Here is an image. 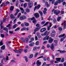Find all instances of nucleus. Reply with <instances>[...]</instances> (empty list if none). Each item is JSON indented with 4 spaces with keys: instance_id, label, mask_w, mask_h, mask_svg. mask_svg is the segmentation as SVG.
<instances>
[{
    "instance_id": "obj_1",
    "label": "nucleus",
    "mask_w": 66,
    "mask_h": 66,
    "mask_svg": "<svg viewBox=\"0 0 66 66\" xmlns=\"http://www.w3.org/2000/svg\"><path fill=\"white\" fill-rule=\"evenodd\" d=\"M23 50V49H20V51H19L18 50H13V51H14L15 52V53H21V51H22Z\"/></svg>"
},
{
    "instance_id": "obj_2",
    "label": "nucleus",
    "mask_w": 66,
    "mask_h": 66,
    "mask_svg": "<svg viewBox=\"0 0 66 66\" xmlns=\"http://www.w3.org/2000/svg\"><path fill=\"white\" fill-rule=\"evenodd\" d=\"M29 20H33L32 21V22L34 23H36V20L35 19V18L34 17H33L32 18H29Z\"/></svg>"
},
{
    "instance_id": "obj_3",
    "label": "nucleus",
    "mask_w": 66,
    "mask_h": 66,
    "mask_svg": "<svg viewBox=\"0 0 66 66\" xmlns=\"http://www.w3.org/2000/svg\"><path fill=\"white\" fill-rule=\"evenodd\" d=\"M56 32L54 31H52V33H51V35L52 37H54L55 35Z\"/></svg>"
},
{
    "instance_id": "obj_4",
    "label": "nucleus",
    "mask_w": 66,
    "mask_h": 66,
    "mask_svg": "<svg viewBox=\"0 0 66 66\" xmlns=\"http://www.w3.org/2000/svg\"><path fill=\"white\" fill-rule=\"evenodd\" d=\"M3 22H5V19L4 18H3V21H2L1 23L0 24V26H1V29H2V28H3V27L2 26V24H3Z\"/></svg>"
},
{
    "instance_id": "obj_5",
    "label": "nucleus",
    "mask_w": 66,
    "mask_h": 66,
    "mask_svg": "<svg viewBox=\"0 0 66 66\" xmlns=\"http://www.w3.org/2000/svg\"><path fill=\"white\" fill-rule=\"evenodd\" d=\"M22 41L23 43H27L28 42V38H26L25 39V40H22Z\"/></svg>"
},
{
    "instance_id": "obj_6",
    "label": "nucleus",
    "mask_w": 66,
    "mask_h": 66,
    "mask_svg": "<svg viewBox=\"0 0 66 66\" xmlns=\"http://www.w3.org/2000/svg\"><path fill=\"white\" fill-rule=\"evenodd\" d=\"M34 16L36 18H37L39 17V14L38 13H35Z\"/></svg>"
},
{
    "instance_id": "obj_7",
    "label": "nucleus",
    "mask_w": 66,
    "mask_h": 66,
    "mask_svg": "<svg viewBox=\"0 0 66 66\" xmlns=\"http://www.w3.org/2000/svg\"><path fill=\"white\" fill-rule=\"evenodd\" d=\"M53 40V39L51 37H50L49 38V43H52Z\"/></svg>"
},
{
    "instance_id": "obj_8",
    "label": "nucleus",
    "mask_w": 66,
    "mask_h": 66,
    "mask_svg": "<svg viewBox=\"0 0 66 66\" xmlns=\"http://www.w3.org/2000/svg\"><path fill=\"white\" fill-rule=\"evenodd\" d=\"M33 6V3H29L28 4V7L29 9H31Z\"/></svg>"
},
{
    "instance_id": "obj_9",
    "label": "nucleus",
    "mask_w": 66,
    "mask_h": 66,
    "mask_svg": "<svg viewBox=\"0 0 66 66\" xmlns=\"http://www.w3.org/2000/svg\"><path fill=\"white\" fill-rule=\"evenodd\" d=\"M36 64L37 66H40V64H41V62H39V60L37 61L36 62Z\"/></svg>"
},
{
    "instance_id": "obj_10",
    "label": "nucleus",
    "mask_w": 66,
    "mask_h": 66,
    "mask_svg": "<svg viewBox=\"0 0 66 66\" xmlns=\"http://www.w3.org/2000/svg\"><path fill=\"white\" fill-rule=\"evenodd\" d=\"M50 26H48L47 27V30L48 31L50 29V27H51V26H52V23L51 22L50 23Z\"/></svg>"
},
{
    "instance_id": "obj_11",
    "label": "nucleus",
    "mask_w": 66,
    "mask_h": 66,
    "mask_svg": "<svg viewBox=\"0 0 66 66\" xmlns=\"http://www.w3.org/2000/svg\"><path fill=\"white\" fill-rule=\"evenodd\" d=\"M57 51H59L61 53H65L66 52V51H60V50H58Z\"/></svg>"
},
{
    "instance_id": "obj_12",
    "label": "nucleus",
    "mask_w": 66,
    "mask_h": 66,
    "mask_svg": "<svg viewBox=\"0 0 66 66\" xmlns=\"http://www.w3.org/2000/svg\"><path fill=\"white\" fill-rule=\"evenodd\" d=\"M20 9L21 10L22 13V14H23V13H24V10L23 9L22 7H21L20 8Z\"/></svg>"
},
{
    "instance_id": "obj_13",
    "label": "nucleus",
    "mask_w": 66,
    "mask_h": 66,
    "mask_svg": "<svg viewBox=\"0 0 66 66\" xmlns=\"http://www.w3.org/2000/svg\"><path fill=\"white\" fill-rule=\"evenodd\" d=\"M46 30V28H44L41 29L40 30V31L41 32H44V31H45Z\"/></svg>"
},
{
    "instance_id": "obj_14",
    "label": "nucleus",
    "mask_w": 66,
    "mask_h": 66,
    "mask_svg": "<svg viewBox=\"0 0 66 66\" xmlns=\"http://www.w3.org/2000/svg\"><path fill=\"white\" fill-rule=\"evenodd\" d=\"M51 49L53 50V51H54V50H53L54 49V45H53V44H52V46H51Z\"/></svg>"
},
{
    "instance_id": "obj_15",
    "label": "nucleus",
    "mask_w": 66,
    "mask_h": 66,
    "mask_svg": "<svg viewBox=\"0 0 66 66\" xmlns=\"http://www.w3.org/2000/svg\"><path fill=\"white\" fill-rule=\"evenodd\" d=\"M65 21H64L62 22V24H63V27L64 28H65V27H66V23L65 22Z\"/></svg>"
},
{
    "instance_id": "obj_16",
    "label": "nucleus",
    "mask_w": 66,
    "mask_h": 66,
    "mask_svg": "<svg viewBox=\"0 0 66 66\" xmlns=\"http://www.w3.org/2000/svg\"><path fill=\"white\" fill-rule=\"evenodd\" d=\"M49 37L48 36H46L43 39L44 40H48V39H49Z\"/></svg>"
},
{
    "instance_id": "obj_17",
    "label": "nucleus",
    "mask_w": 66,
    "mask_h": 66,
    "mask_svg": "<svg viewBox=\"0 0 66 66\" xmlns=\"http://www.w3.org/2000/svg\"><path fill=\"white\" fill-rule=\"evenodd\" d=\"M3 30L4 31H6L7 33L8 32V29L6 27H4L3 29Z\"/></svg>"
},
{
    "instance_id": "obj_18",
    "label": "nucleus",
    "mask_w": 66,
    "mask_h": 66,
    "mask_svg": "<svg viewBox=\"0 0 66 66\" xmlns=\"http://www.w3.org/2000/svg\"><path fill=\"white\" fill-rule=\"evenodd\" d=\"M56 59L57 62H60V61H61V58H56Z\"/></svg>"
},
{
    "instance_id": "obj_19",
    "label": "nucleus",
    "mask_w": 66,
    "mask_h": 66,
    "mask_svg": "<svg viewBox=\"0 0 66 66\" xmlns=\"http://www.w3.org/2000/svg\"><path fill=\"white\" fill-rule=\"evenodd\" d=\"M5 48V46L4 45L3 46L1 47V49L2 50H3Z\"/></svg>"
},
{
    "instance_id": "obj_20",
    "label": "nucleus",
    "mask_w": 66,
    "mask_h": 66,
    "mask_svg": "<svg viewBox=\"0 0 66 66\" xmlns=\"http://www.w3.org/2000/svg\"><path fill=\"white\" fill-rule=\"evenodd\" d=\"M37 49H38V47H37L35 46L34 47L33 50L34 51H35V50H36Z\"/></svg>"
},
{
    "instance_id": "obj_21",
    "label": "nucleus",
    "mask_w": 66,
    "mask_h": 66,
    "mask_svg": "<svg viewBox=\"0 0 66 66\" xmlns=\"http://www.w3.org/2000/svg\"><path fill=\"white\" fill-rule=\"evenodd\" d=\"M25 26H26V27H28V26H29V24L28 23H26V22H24V23Z\"/></svg>"
},
{
    "instance_id": "obj_22",
    "label": "nucleus",
    "mask_w": 66,
    "mask_h": 66,
    "mask_svg": "<svg viewBox=\"0 0 66 66\" xmlns=\"http://www.w3.org/2000/svg\"><path fill=\"white\" fill-rule=\"evenodd\" d=\"M37 36L39 38H41V36L39 35V34L37 33Z\"/></svg>"
},
{
    "instance_id": "obj_23",
    "label": "nucleus",
    "mask_w": 66,
    "mask_h": 66,
    "mask_svg": "<svg viewBox=\"0 0 66 66\" xmlns=\"http://www.w3.org/2000/svg\"><path fill=\"white\" fill-rule=\"evenodd\" d=\"M65 35V34H64L63 35H60L59 36V37H64V36Z\"/></svg>"
},
{
    "instance_id": "obj_24",
    "label": "nucleus",
    "mask_w": 66,
    "mask_h": 66,
    "mask_svg": "<svg viewBox=\"0 0 66 66\" xmlns=\"http://www.w3.org/2000/svg\"><path fill=\"white\" fill-rule=\"evenodd\" d=\"M35 45V44L34 43H32L29 44V46H33Z\"/></svg>"
},
{
    "instance_id": "obj_25",
    "label": "nucleus",
    "mask_w": 66,
    "mask_h": 66,
    "mask_svg": "<svg viewBox=\"0 0 66 66\" xmlns=\"http://www.w3.org/2000/svg\"><path fill=\"white\" fill-rule=\"evenodd\" d=\"M39 14H40V16H43V12H42V11H39Z\"/></svg>"
},
{
    "instance_id": "obj_26",
    "label": "nucleus",
    "mask_w": 66,
    "mask_h": 66,
    "mask_svg": "<svg viewBox=\"0 0 66 66\" xmlns=\"http://www.w3.org/2000/svg\"><path fill=\"white\" fill-rule=\"evenodd\" d=\"M61 16H59L57 18V21H60L61 20Z\"/></svg>"
},
{
    "instance_id": "obj_27",
    "label": "nucleus",
    "mask_w": 66,
    "mask_h": 66,
    "mask_svg": "<svg viewBox=\"0 0 66 66\" xmlns=\"http://www.w3.org/2000/svg\"><path fill=\"white\" fill-rule=\"evenodd\" d=\"M17 27V25L16 24H14L13 26V29H15L16 28V27Z\"/></svg>"
},
{
    "instance_id": "obj_28",
    "label": "nucleus",
    "mask_w": 66,
    "mask_h": 66,
    "mask_svg": "<svg viewBox=\"0 0 66 66\" xmlns=\"http://www.w3.org/2000/svg\"><path fill=\"white\" fill-rule=\"evenodd\" d=\"M14 6H11L10 9V11H12L14 10Z\"/></svg>"
},
{
    "instance_id": "obj_29",
    "label": "nucleus",
    "mask_w": 66,
    "mask_h": 66,
    "mask_svg": "<svg viewBox=\"0 0 66 66\" xmlns=\"http://www.w3.org/2000/svg\"><path fill=\"white\" fill-rule=\"evenodd\" d=\"M54 12V14H55L56 15L57 11L56 10H53L52 11V12Z\"/></svg>"
},
{
    "instance_id": "obj_30",
    "label": "nucleus",
    "mask_w": 66,
    "mask_h": 66,
    "mask_svg": "<svg viewBox=\"0 0 66 66\" xmlns=\"http://www.w3.org/2000/svg\"><path fill=\"white\" fill-rule=\"evenodd\" d=\"M10 17L11 18L13 19V18H14V16L13 14H11L10 15Z\"/></svg>"
},
{
    "instance_id": "obj_31",
    "label": "nucleus",
    "mask_w": 66,
    "mask_h": 66,
    "mask_svg": "<svg viewBox=\"0 0 66 66\" xmlns=\"http://www.w3.org/2000/svg\"><path fill=\"white\" fill-rule=\"evenodd\" d=\"M66 37H63L61 38L60 39L61 42H63V40H64V38Z\"/></svg>"
},
{
    "instance_id": "obj_32",
    "label": "nucleus",
    "mask_w": 66,
    "mask_h": 66,
    "mask_svg": "<svg viewBox=\"0 0 66 66\" xmlns=\"http://www.w3.org/2000/svg\"><path fill=\"white\" fill-rule=\"evenodd\" d=\"M38 52H37L35 54V57H36L38 55Z\"/></svg>"
},
{
    "instance_id": "obj_33",
    "label": "nucleus",
    "mask_w": 66,
    "mask_h": 66,
    "mask_svg": "<svg viewBox=\"0 0 66 66\" xmlns=\"http://www.w3.org/2000/svg\"><path fill=\"white\" fill-rule=\"evenodd\" d=\"M11 26V24H10L9 23L8 25H7L6 26V27H9V29H11V28L10 27Z\"/></svg>"
},
{
    "instance_id": "obj_34",
    "label": "nucleus",
    "mask_w": 66,
    "mask_h": 66,
    "mask_svg": "<svg viewBox=\"0 0 66 66\" xmlns=\"http://www.w3.org/2000/svg\"><path fill=\"white\" fill-rule=\"evenodd\" d=\"M49 1L51 2V1H52V4H54V1H55V0H50Z\"/></svg>"
},
{
    "instance_id": "obj_35",
    "label": "nucleus",
    "mask_w": 66,
    "mask_h": 66,
    "mask_svg": "<svg viewBox=\"0 0 66 66\" xmlns=\"http://www.w3.org/2000/svg\"><path fill=\"white\" fill-rule=\"evenodd\" d=\"M33 57V55L31 54L30 55L29 58V59H31V58H32Z\"/></svg>"
},
{
    "instance_id": "obj_36",
    "label": "nucleus",
    "mask_w": 66,
    "mask_h": 66,
    "mask_svg": "<svg viewBox=\"0 0 66 66\" xmlns=\"http://www.w3.org/2000/svg\"><path fill=\"white\" fill-rule=\"evenodd\" d=\"M26 12H27V13H29V12H30V9H28V8H27Z\"/></svg>"
},
{
    "instance_id": "obj_37",
    "label": "nucleus",
    "mask_w": 66,
    "mask_h": 66,
    "mask_svg": "<svg viewBox=\"0 0 66 66\" xmlns=\"http://www.w3.org/2000/svg\"><path fill=\"white\" fill-rule=\"evenodd\" d=\"M40 5L39 4L38 5L37 7V10L39 9L40 8Z\"/></svg>"
},
{
    "instance_id": "obj_38",
    "label": "nucleus",
    "mask_w": 66,
    "mask_h": 66,
    "mask_svg": "<svg viewBox=\"0 0 66 66\" xmlns=\"http://www.w3.org/2000/svg\"><path fill=\"white\" fill-rule=\"evenodd\" d=\"M19 29H20V27H18L15 30V31L16 32L17 31H18V30H19Z\"/></svg>"
},
{
    "instance_id": "obj_39",
    "label": "nucleus",
    "mask_w": 66,
    "mask_h": 66,
    "mask_svg": "<svg viewBox=\"0 0 66 66\" xmlns=\"http://www.w3.org/2000/svg\"><path fill=\"white\" fill-rule=\"evenodd\" d=\"M26 30V28L23 27V28L21 29V31H23Z\"/></svg>"
},
{
    "instance_id": "obj_40",
    "label": "nucleus",
    "mask_w": 66,
    "mask_h": 66,
    "mask_svg": "<svg viewBox=\"0 0 66 66\" xmlns=\"http://www.w3.org/2000/svg\"><path fill=\"white\" fill-rule=\"evenodd\" d=\"M27 3H25L24 4V8H26L27 7Z\"/></svg>"
},
{
    "instance_id": "obj_41",
    "label": "nucleus",
    "mask_w": 66,
    "mask_h": 66,
    "mask_svg": "<svg viewBox=\"0 0 66 66\" xmlns=\"http://www.w3.org/2000/svg\"><path fill=\"white\" fill-rule=\"evenodd\" d=\"M39 29V28H38L37 27V28H35V32H37L38 30V29Z\"/></svg>"
},
{
    "instance_id": "obj_42",
    "label": "nucleus",
    "mask_w": 66,
    "mask_h": 66,
    "mask_svg": "<svg viewBox=\"0 0 66 66\" xmlns=\"http://www.w3.org/2000/svg\"><path fill=\"white\" fill-rule=\"evenodd\" d=\"M24 57L26 61L27 62H28V58H27V57L26 56H24Z\"/></svg>"
},
{
    "instance_id": "obj_43",
    "label": "nucleus",
    "mask_w": 66,
    "mask_h": 66,
    "mask_svg": "<svg viewBox=\"0 0 66 66\" xmlns=\"http://www.w3.org/2000/svg\"><path fill=\"white\" fill-rule=\"evenodd\" d=\"M60 12H61V11H57L56 13V15H58Z\"/></svg>"
},
{
    "instance_id": "obj_44",
    "label": "nucleus",
    "mask_w": 66,
    "mask_h": 66,
    "mask_svg": "<svg viewBox=\"0 0 66 66\" xmlns=\"http://www.w3.org/2000/svg\"><path fill=\"white\" fill-rule=\"evenodd\" d=\"M1 36L2 38H4V35L3 34H1Z\"/></svg>"
},
{
    "instance_id": "obj_45",
    "label": "nucleus",
    "mask_w": 66,
    "mask_h": 66,
    "mask_svg": "<svg viewBox=\"0 0 66 66\" xmlns=\"http://www.w3.org/2000/svg\"><path fill=\"white\" fill-rule=\"evenodd\" d=\"M51 16H50V17H49L48 18V20H53V19L50 17Z\"/></svg>"
},
{
    "instance_id": "obj_46",
    "label": "nucleus",
    "mask_w": 66,
    "mask_h": 66,
    "mask_svg": "<svg viewBox=\"0 0 66 66\" xmlns=\"http://www.w3.org/2000/svg\"><path fill=\"white\" fill-rule=\"evenodd\" d=\"M28 49H26L24 50V52H25V53H27V52H28Z\"/></svg>"
},
{
    "instance_id": "obj_47",
    "label": "nucleus",
    "mask_w": 66,
    "mask_h": 66,
    "mask_svg": "<svg viewBox=\"0 0 66 66\" xmlns=\"http://www.w3.org/2000/svg\"><path fill=\"white\" fill-rule=\"evenodd\" d=\"M35 44L37 46V45H39V41H37L36 43Z\"/></svg>"
},
{
    "instance_id": "obj_48",
    "label": "nucleus",
    "mask_w": 66,
    "mask_h": 66,
    "mask_svg": "<svg viewBox=\"0 0 66 66\" xmlns=\"http://www.w3.org/2000/svg\"><path fill=\"white\" fill-rule=\"evenodd\" d=\"M63 29V28L61 27H59L58 28V30L60 31H62Z\"/></svg>"
},
{
    "instance_id": "obj_49",
    "label": "nucleus",
    "mask_w": 66,
    "mask_h": 66,
    "mask_svg": "<svg viewBox=\"0 0 66 66\" xmlns=\"http://www.w3.org/2000/svg\"><path fill=\"white\" fill-rule=\"evenodd\" d=\"M22 16L23 17V19H26V16L23 15Z\"/></svg>"
},
{
    "instance_id": "obj_50",
    "label": "nucleus",
    "mask_w": 66,
    "mask_h": 66,
    "mask_svg": "<svg viewBox=\"0 0 66 66\" xmlns=\"http://www.w3.org/2000/svg\"><path fill=\"white\" fill-rule=\"evenodd\" d=\"M9 33L10 34H14V32H13V31H9Z\"/></svg>"
},
{
    "instance_id": "obj_51",
    "label": "nucleus",
    "mask_w": 66,
    "mask_h": 66,
    "mask_svg": "<svg viewBox=\"0 0 66 66\" xmlns=\"http://www.w3.org/2000/svg\"><path fill=\"white\" fill-rule=\"evenodd\" d=\"M20 20H23V19L22 16H21L20 17Z\"/></svg>"
},
{
    "instance_id": "obj_52",
    "label": "nucleus",
    "mask_w": 66,
    "mask_h": 66,
    "mask_svg": "<svg viewBox=\"0 0 66 66\" xmlns=\"http://www.w3.org/2000/svg\"><path fill=\"white\" fill-rule=\"evenodd\" d=\"M31 35H29L27 38H28V39H30V38H31Z\"/></svg>"
},
{
    "instance_id": "obj_53",
    "label": "nucleus",
    "mask_w": 66,
    "mask_h": 66,
    "mask_svg": "<svg viewBox=\"0 0 66 66\" xmlns=\"http://www.w3.org/2000/svg\"><path fill=\"white\" fill-rule=\"evenodd\" d=\"M16 13H18L19 12V10L18 9H16Z\"/></svg>"
},
{
    "instance_id": "obj_54",
    "label": "nucleus",
    "mask_w": 66,
    "mask_h": 66,
    "mask_svg": "<svg viewBox=\"0 0 66 66\" xmlns=\"http://www.w3.org/2000/svg\"><path fill=\"white\" fill-rule=\"evenodd\" d=\"M20 16H21V13H19L18 14V18H19V17H20Z\"/></svg>"
},
{
    "instance_id": "obj_55",
    "label": "nucleus",
    "mask_w": 66,
    "mask_h": 66,
    "mask_svg": "<svg viewBox=\"0 0 66 66\" xmlns=\"http://www.w3.org/2000/svg\"><path fill=\"white\" fill-rule=\"evenodd\" d=\"M6 44L7 45H8V46H10V43L9 42H7Z\"/></svg>"
},
{
    "instance_id": "obj_56",
    "label": "nucleus",
    "mask_w": 66,
    "mask_h": 66,
    "mask_svg": "<svg viewBox=\"0 0 66 66\" xmlns=\"http://www.w3.org/2000/svg\"><path fill=\"white\" fill-rule=\"evenodd\" d=\"M49 23V22H47L44 25V26H46V25H47L48 23Z\"/></svg>"
},
{
    "instance_id": "obj_57",
    "label": "nucleus",
    "mask_w": 66,
    "mask_h": 66,
    "mask_svg": "<svg viewBox=\"0 0 66 66\" xmlns=\"http://www.w3.org/2000/svg\"><path fill=\"white\" fill-rule=\"evenodd\" d=\"M43 60L44 61H46L47 60V58L46 57H44L43 58Z\"/></svg>"
},
{
    "instance_id": "obj_58",
    "label": "nucleus",
    "mask_w": 66,
    "mask_h": 66,
    "mask_svg": "<svg viewBox=\"0 0 66 66\" xmlns=\"http://www.w3.org/2000/svg\"><path fill=\"white\" fill-rule=\"evenodd\" d=\"M2 45H3V43L2 41H1L0 43V46H2Z\"/></svg>"
},
{
    "instance_id": "obj_59",
    "label": "nucleus",
    "mask_w": 66,
    "mask_h": 66,
    "mask_svg": "<svg viewBox=\"0 0 66 66\" xmlns=\"http://www.w3.org/2000/svg\"><path fill=\"white\" fill-rule=\"evenodd\" d=\"M57 2L58 3H60L61 2V0H58L57 1Z\"/></svg>"
},
{
    "instance_id": "obj_60",
    "label": "nucleus",
    "mask_w": 66,
    "mask_h": 66,
    "mask_svg": "<svg viewBox=\"0 0 66 66\" xmlns=\"http://www.w3.org/2000/svg\"><path fill=\"white\" fill-rule=\"evenodd\" d=\"M35 39L36 40H38V38H37V37L36 36H35Z\"/></svg>"
},
{
    "instance_id": "obj_61",
    "label": "nucleus",
    "mask_w": 66,
    "mask_h": 66,
    "mask_svg": "<svg viewBox=\"0 0 66 66\" xmlns=\"http://www.w3.org/2000/svg\"><path fill=\"white\" fill-rule=\"evenodd\" d=\"M46 11H43V13L44 14H46Z\"/></svg>"
},
{
    "instance_id": "obj_62",
    "label": "nucleus",
    "mask_w": 66,
    "mask_h": 66,
    "mask_svg": "<svg viewBox=\"0 0 66 66\" xmlns=\"http://www.w3.org/2000/svg\"><path fill=\"white\" fill-rule=\"evenodd\" d=\"M53 21L54 23H56V21L55 19H54L53 20Z\"/></svg>"
},
{
    "instance_id": "obj_63",
    "label": "nucleus",
    "mask_w": 66,
    "mask_h": 66,
    "mask_svg": "<svg viewBox=\"0 0 66 66\" xmlns=\"http://www.w3.org/2000/svg\"><path fill=\"white\" fill-rule=\"evenodd\" d=\"M46 63L45 62H44L43 64L42 65V66H45V65H46Z\"/></svg>"
},
{
    "instance_id": "obj_64",
    "label": "nucleus",
    "mask_w": 66,
    "mask_h": 66,
    "mask_svg": "<svg viewBox=\"0 0 66 66\" xmlns=\"http://www.w3.org/2000/svg\"><path fill=\"white\" fill-rule=\"evenodd\" d=\"M64 58H63L61 60V62H64Z\"/></svg>"
}]
</instances>
